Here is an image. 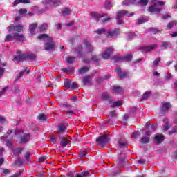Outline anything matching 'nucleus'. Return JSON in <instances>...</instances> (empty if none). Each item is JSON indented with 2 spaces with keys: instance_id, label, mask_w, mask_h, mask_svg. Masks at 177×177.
Wrapping results in <instances>:
<instances>
[{
  "instance_id": "1",
  "label": "nucleus",
  "mask_w": 177,
  "mask_h": 177,
  "mask_svg": "<svg viewBox=\"0 0 177 177\" xmlns=\"http://www.w3.org/2000/svg\"><path fill=\"white\" fill-rule=\"evenodd\" d=\"M17 55L14 56L13 62L15 63H19V62H21V60H31L32 62H34V60H36L37 55L32 53H21V51L17 50Z\"/></svg>"
},
{
  "instance_id": "2",
  "label": "nucleus",
  "mask_w": 177,
  "mask_h": 177,
  "mask_svg": "<svg viewBox=\"0 0 177 177\" xmlns=\"http://www.w3.org/2000/svg\"><path fill=\"white\" fill-rule=\"evenodd\" d=\"M38 39L41 41H44L46 44H44L45 50H48V52H52L55 50V44L52 41V37H49L46 34H41L38 36Z\"/></svg>"
},
{
  "instance_id": "3",
  "label": "nucleus",
  "mask_w": 177,
  "mask_h": 177,
  "mask_svg": "<svg viewBox=\"0 0 177 177\" xmlns=\"http://www.w3.org/2000/svg\"><path fill=\"white\" fill-rule=\"evenodd\" d=\"M165 5V3L162 1L153 2L149 8V11L151 13H160L162 9L161 6Z\"/></svg>"
},
{
  "instance_id": "4",
  "label": "nucleus",
  "mask_w": 177,
  "mask_h": 177,
  "mask_svg": "<svg viewBox=\"0 0 177 177\" xmlns=\"http://www.w3.org/2000/svg\"><path fill=\"white\" fill-rule=\"evenodd\" d=\"M22 133H23L22 130H16L15 132V135H19V136L21 135L19 137L20 143H21V145H26V143H28V142L31 140V135L30 133H24L21 135Z\"/></svg>"
},
{
  "instance_id": "5",
  "label": "nucleus",
  "mask_w": 177,
  "mask_h": 177,
  "mask_svg": "<svg viewBox=\"0 0 177 177\" xmlns=\"http://www.w3.org/2000/svg\"><path fill=\"white\" fill-rule=\"evenodd\" d=\"M135 13L131 12L129 13L127 10H120L117 13L116 15V20L118 21V24H122L124 21L121 19V17H124V16H128V17H132Z\"/></svg>"
},
{
  "instance_id": "6",
  "label": "nucleus",
  "mask_w": 177,
  "mask_h": 177,
  "mask_svg": "<svg viewBox=\"0 0 177 177\" xmlns=\"http://www.w3.org/2000/svg\"><path fill=\"white\" fill-rule=\"evenodd\" d=\"M90 15L91 17H93L94 19H102V17H105L102 19V23H106V21H110V20H111V17H110V16H109L106 13L99 14L97 12H93Z\"/></svg>"
},
{
  "instance_id": "7",
  "label": "nucleus",
  "mask_w": 177,
  "mask_h": 177,
  "mask_svg": "<svg viewBox=\"0 0 177 177\" xmlns=\"http://www.w3.org/2000/svg\"><path fill=\"white\" fill-rule=\"evenodd\" d=\"M132 60V55L127 54L126 56L120 57L114 56L113 57L111 62L113 63H119V62H131Z\"/></svg>"
},
{
  "instance_id": "8",
  "label": "nucleus",
  "mask_w": 177,
  "mask_h": 177,
  "mask_svg": "<svg viewBox=\"0 0 177 177\" xmlns=\"http://www.w3.org/2000/svg\"><path fill=\"white\" fill-rule=\"evenodd\" d=\"M64 86L66 89H77L78 88V85L75 82H73V80H70L68 79H66L64 81Z\"/></svg>"
},
{
  "instance_id": "9",
  "label": "nucleus",
  "mask_w": 177,
  "mask_h": 177,
  "mask_svg": "<svg viewBox=\"0 0 177 177\" xmlns=\"http://www.w3.org/2000/svg\"><path fill=\"white\" fill-rule=\"evenodd\" d=\"M43 5H50L53 8H57L60 5V0H44L42 1Z\"/></svg>"
},
{
  "instance_id": "10",
  "label": "nucleus",
  "mask_w": 177,
  "mask_h": 177,
  "mask_svg": "<svg viewBox=\"0 0 177 177\" xmlns=\"http://www.w3.org/2000/svg\"><path fill=\"white\" fill-rule=\"evenodd\" d=\"M116 73H117L118 77L121 79L128 78V77H131V73H129L128 72L121 71V68L120 66H118L116 68Z\"/></svg>"
},
{
  "instance_id": "11",
  "label": "nucleus",
  "mask_w": 177,
  "mask_h": 177,
  "mask_svg": "<svg viewBox=\"0 0 177 177\" xmlns=\"http://www.w3.org/2000/svg\"><path fill=\"white\" fill-rule=\"evenodd\" d=\"M83 45L84 46V49H86V52L88 53H92L93 52V46H92V44L88 41V39H84L83 40Z\"/></svg>"
},
{
  "instance_id": "12",
  "label": "nucleus",
  "mask_w": 177,
  "mask_h": 177,
  "mask_svg": "<svg viewBox=\"0 0 177 177\" xmlns=\"http://www.w3.org/2000/svg\"><path fill=\"white\" fill-rule=\"evenodd\" d=\"M65 113L67 114L68 117H71L74 114V109L73 106L65 104L63 105Z\"/></svg>"
},
{
  "instance_id": "13",
  "label": "nucleus",
  "mask_w": 177,
  "mask_h": 177,
  "mask_svg": "<svg viewBox=\"0 0 177 177\" xmlns=\"http://www.w3.org/2000/svg\"><path fill=\"white\" fill-rule=\"evenodd\" d=\"M114 52V48L113 47H109L107 48L105 51L102 53V57L105 59L107 60L109 57L111 55V53Z\"/></svg>"
},
{
  "instance_id": "14",
  "label": "nucleus",
  "mask_w": 177,
  "mask_h": 177,
  "mask_svg": "<svg viewBox=\"0 0 177 177\" xmlns=\"http://www.w3.org/2000/svg\"><path fill=\"white\" fill-rule=\"evenodd\" d=\"M8 31L10 32L12 31H17V32H21L23 31V26L21 25H18V26H15V25H10L7 28Z\"/></svg>"
},
{
  "instance_id": "15",
  "label": "nucleus",
  "mask_w": 177,
  "mask_h": 177,
  "mask_svg": "<svg viewBox=\"0 0 177 177\" xmlns=\"http://www.w3.org/2000/svg\"><path fill=\"white\" fill-rule=\"evenodd\" d=\"M97 142L98 145H107L109 143V138L106 135H103L97 138Z\"/></svg>"
},
{
  "instance_id": "16",
  "label": "nucleus",
  "mask_w": 177,
  "mask_h": 177,
  "mask_svg": "<svg viewBox=\"0 0 177 177\" xmlns=\"http://www.w3.org/2000/svg\"><path fill=\"white\" fill-rule=\"evenodd\" d=\"M171 107V103L163 102L161 106V114H164L165 111H168V110H169Z\"/></svg>"
},
{
  "instance_id": "17",
  "label": "nucleus",
  "mask_w": 177,
  "mask_h": 177,
  "mask_svg": "<svg viewBox=\"0 0 177 177\" xmlns=\"http://www.w3.org/2000/svg\"><path fill=\"white\" fill-rule=\"evenodd\" d=\"M157 48V44H152L151 46H145L144 47L140 48V50L142 52H151V50H154Z\"/></svg>"
},
{
  "instance_id": "18",
  "label": "nucleus",
  "mask_w": 177,
  "mask_h": 177,
  "mask_svg": "<svg viewBox=\"0 0 177 177\" xmlns=\"http://www.w3.org/2000/svg\"><path fill=\"white\" fill-rule=\"evenodd\" d=\"M9 139H13V136H10L9 137L3 136L1 137V140H3V142H6V145L8 147H11L12 143L9 140Z\"/></svg>"
},
{
  "instance_id": "19",
  "label": "nucleus",
  "mask_w": 177,
  "mask_h": 177,
  "mask_svg": "<svg viewBox=\"0 0 177 177\" xmlns=\"http://www.w3.org/2000/svg\"><path fill=\"white\" fill-rule=\"evenodd\" d=\"M150 135H151V131H148L145 133V136L142 137L141 142L146 144L149 143V140H150Z\"/></svg>"
},
{
  "instance_id": "20",
  "label": "nucleus",
  "mask_w": 177,
  "mask_h": 177,
  "mask_svg": "<svg viewBox=\"0 0 177 177\" xmlns=\"http://www.w3.org/2000/svg\"><path fill=\"white\" fill-rule=\"evenodd\" d=\"M59 139L61 140V147H62L63 149H64V147H66V146H67V145L70 143V140L66 137L60 136Z\"/></svg>"
},
{
  "instance_id": "21",
  "label": "nucleus",
  "mask_w": 177,
  "mask_h": 177,
  "mask_svg": "<svg viewBox=\"0 0 177 177\" xmlns=\"http://www.w3.org/2000/svg\"><path fill=\"white\" fill-rule=\"evenodd\" d=\"M66 129H67L66 124L62 123L59 125H58L57 128V133H59V134L64 133L66 132Z\"/></svg>"
},
{
  "instance_id": "22",
  "label": "nucleus",
  "mask_w": 177,
  "mask_h": 177,
  "mask_svg": "<svg viewBox=\"0 0 177 177\" xmlns=\"http://www.w3.org/2000/svg\"><path fill=\"white\" fill-rule=\"evenodd\" d=\"M109 104L111 107H121V106H122V102H121V101L111 100H109Z\"/></svg>"
},
{
  "instance_id": "23",
  "label": "nucleus",
  "mask_w": 177,
  "mask_h": 177,
  "mask_svg": "<svg viewBox=\"0 0 177 177\" xmlns=\"http://www.w3.org/2000/svg\"><path fill=\"white\" fill-rule=\"evenodd\" d=\"M75 52L77 53V57H82L84 55V48L82 46H79L75 48Z\"/></svg>"
},
{
  "instance_id": "24",
  "label": "nucleus",
  "mask_w": 177,
  "mask_h": 177,
  "mask_svg": "<svg viewBox=\"0 0 177 177\" xmlns=\"http://www.w3.org/2000/svg\"><path fill=\"white\" fill-rule=\"evenodd\" d=\"M118 146L120 149H125L128 146V142L124 139H120L118 140Z\"/></svg>"
},
{
  "instance_id": "25",
  "label": "nucleus",
  "mask_w": 177,
  "mask_h": 177,
  "mask_svg": "<svg viewBox=\"0 0 177 177\" xmlns=\"http://www.w3.org/2000/svg\"><path fill=\"white\" fill-rule=\"evenodd\" d=\"M118 35V29H114L113 30H110L108 32V37L109 38H115Z\"/></svg>"
},
{
  "instance_id": "26",
  "label": "nucleus",
  "mask_w": 177,
  "mask_h": 177,
  "mask_svg": "<svg viewBox=\"0 0 177 177\" xmlns=\"http://www.w3.org/2000/svg\"><path fill=\"white\" fill-rule=\"evenodd\" d=\"M163 123H164L163 131H168V129H169V127H171V125H169V120H168V118H165L163 120Z\"/></svg>"
},
{
  "instance_id": "27",
  "label": "nucleus",
  "mask_w": 177,
  "mask_h": 177,
  "mask_svg": "<svg viewBox=\"0 0 177 177\" xmlns=\"http://www.w3.org/2000/svg\"><path fill=\"white\" fill-rule=\"evenodd\" d=\"M136 0H124L122 3V5L125 6H131V5H136Z\"/></svg>"
},
{
  "instance_id": "28",
  "label": "nucleus",
  "mask_w": 177,
  "mask_h": 177,
  "mask_svg": "<svg viewBox=\"0 0 177 177\" xmlns=\"http://www.w3.org/2000/svg\"><path fill=\"white\" fill-rule=\"evenodd\" d=\"M37 26L38 25L35 23L32 24L29 26V31L31 35H34V34H35V28H37Z\"/></svg>"
},
{
  "instance_id": "29",
  "label": "nucleus",
  "mask_w": 177,
  "mask_h": 177,
  "mask_svg": "<svg viewBox=\"0 0 177 177\" xmlns=\"http://www.w3.org/2000/svg\"><path fill=\"white\" fill-rule=\"evenodd\" d=\"M37 120H38V121H40V122H45V121H46V120H48V117H46V115H45L44 113H40L37 116Z\"/></svg>"
},
{
  "instance_id": "30",
  "label": "nucleus",
  "mask_w": 177,
  "mask_h": 177,
  "mask_svg": "<svg viewBox=\"0 0 177 177\" xmlns=\"http://www.w3.org/2000/svg\"><path fill=\"white\" fill-rule=\"evenodd\" d=\"M14 39L21 41L23 42L24 41V36L19 33H14Z\"/></svg>"
},
{
  "instance_id": "31",
  "label": "nucleus",
  "mask_w": 177,
  "mask_h": 177,
  "mask_svg": "<svg viewBox=\"0 0 177 177\" xmlns=\"http://www.w3.org/2000/svg\"><path fill=\"white\" fill-rule=\"evenodd\" d=\"M88 176H91V174H89V171H82V173L77 174L75 176V177H88Z\"/></svg>"
},
{
  "instance_id": "32",
  "label": "nucleus",
  "mask_w": 177,
  "mask_h": 177,
  "mask_svg": "<svg viewBox=\"0 0 177 177\" xmlns=\"http://www.w3.org/2000/svg\"><path fill=\"white\" fill-rule=\"evenodd\" d=\"M5 66H6V63L0 62V78L3 75V73H5Z\"/></svg>"
},
{
  "instance_id": "33",
  "label": "nucleus",
  "mask_w": 177,
  "mask_h": 177,
  "mask_svg": "<svg viewBox=\"0 0 177 177\" xmlns=\"http://www.w3.org/2000/svg\"><path fill=\"white\" fill-rule=\"evenodd\" d=\"M151 94V92L149 91H146L142 97H141V102H145V100H147V99H149V97H150V95Z\"/></svg>"
},
{
  "instance_id": "34",
  "label": "nucleus",
  "mask_w": 177,
  "mask_h": 177,
  "mask_svg": "<svg viewBox=\"0 0 177 177\" xmlns=\"http://www.w3.org/2000/svg\"><path fill=\"white\" fill-rule=\"evenodd\" d=\"M113 7V2L110 0H106L104 3V8L107 9V10H110Z\"/></svg>"
},
{
  "instance_id": "35",
  "label": "nucleus",
  "mask_w": 177,
  "mask_h": 177,
  "mask_svg": "<svg viewBox=\"0 0 177 177\" xmlns=\"http://www.w3.org/2000/svg\"><path fill=\"white\" fill-rule=\"evenodd\" d=\"M39 30L40 31V32H42L44 31H46V30H48V24L44 23L42 25H40L39 27Z\"/></svg>"
},
{
  "instance_id": "36",
  "label": "nucleus",
  "mask_w": 177,
  "mask_h": 177,
  "mask_svg": "<svg viewBox=\"0 0 177 177\" xmlns=\"http://www.w3.org/2000/svg\"><path fill=\"white\" fill-rule=\"evenodd\" d=\"M82 82L84 85H89L91 84V77L89 76H84Z\"/></svg>"
},
{
  "instance_id": "37",
  "label": "nucleus",
  "mask_w": 177,
  "mask_h": 177,
  "mask_svg": "<svg viewBox=\"0 0 177 177\" xmlns=\"http://www.w3.org/2000/svg\"><path fill=\"white\" fill-rule=\"evenodd\" d=\"M30 2V0H15L14 1V6H16V5H19V3H28Z\"/></svg>"
},
{
  "instance_id": "38",
  "label": "nucleus",
  "mask_w": 177,
  "mask_h": 177,
  "mask_svg": "<svg viewBox=\"0 0 177 177\" xmlns=\"http://www.w3.org/2000/svg\"><path fill=\"white\" fill-rule=\"evenodd\" d=\"M112 91L115 93H120V92H122V88L120 86H113L112 88Z\"/></svg>"
},
{
  "instance_id": "39",
  "label": "nucleus",
  "mask_w": 177,
  "mask_h": 177,
  "mask_svg": "<svg viewBox=\"0 0 177 177\" xmlns=\"http://www.w3.org/2000/svg\"><path fill=\"white\" fill-rule=\"evenodd\" d=\"M164 139L162 138V135H156L155 136V141L156 143H161Z\"/></svg>"
},
{
  "instance_id": "40",
  "label": "nucleus",
  "mask_w": 177,
  "mask_h": 177,
  "mask_svg": "<svg viewBox=\"0 0 177 177\" xmlns=\"http://www.w3.org/2000/svg\"><path fill=\"white\" fill-rule=\"evenodd\" d=\"M71 14V10L70 8H64L62 10L63 16H68V15Z\"/></svg>"
},
{
  "instance_id": "41",
  "label": "nucleus",
  "mask_w": 177,
  "mask_h": 177,
  "mask_svg": "<svg viewBox=\"0 0 177 177\" xmlns=\"http://www.w3.org/2000/svg\"><path fill=\"white\" fill-rule=\"evenodd\" d=\"M88 70H89V68L88 67H83L80 69H79L78 73L82 75V74H85V73H87Z\"/></svg>"
},
{
  "instance_id": "42",
  "label": "nucleus",
  "mask_w": 177,
  "mask_h": 177,
  "mask_svg": "<svg viewBox=\"0 0 177 177\" xmlns=\"http://www.w3.org/2000/svg\"><path fill=\"white\" fill-rule=\"evenodd\" d=\"M102 100H109L110 102V95L107 93H103L102 95Z\"/></svg>"
},
{
  "instance_id": "43",
  "label": "nucleus",
  "mask_w": 177,
  "mask_h": 177,
  "mask_svg": "<svg viewBox=\"0 0 177 177\" xmlns=\"http://www.w3.org/2000/svg\"><path fill=\"white\" fill-rule=\"evenodd\" d=\"M176 24H177L176 21H172L167 24V28H169V30H171V28L175 27V26H176Z\"/></svg>"
},
{
  "instance_id": "44",
  "label": "nucleus",
  "mask_w": 177,
  "mask_h": 177,
  "mask_svg": "<svg viewBox=\"0 0 177 177\" xmlns=\"http://www.w3.org/2000/svg\"><path fill=\"white\" fill-rule=\"evenodd\" d=\"M13 39H15V33L12 35H8L6 37L5 41H7L9 42L10 41H13Z\"/></svg>"
},
{
  "instance_id": "45",
  "label": "nucleus",
  "mask_w": 177,
  "mask_h": 177,
  "mask_svg": "<svg viewBox=\"0 0 177 177\" xmlns=\"http://www.w3.org/2000/svg\"><path fill=\"white\" fill-rule=\"evenodd\" d=\"M62 71L64 72V73H66V74H72V73H73L74 71V69L73 68H63L62 69Z\"/></svg>"
},
{
  "instance_id": "46",
  "label": "nucleus",
  "mask_w": 177,
  "mask_h": 177,
  "mask_svg": "<svg viewBox=\"0 0 177 177\" xmlns=\"http://www.w3.org/2000/svg\"><path fill=\"white\" fill-rule=\"evenodd\" d=\"M125 156H122L121 158H119V165L118 167H121V165H124V163L125 162Z\"/></svg>"
},
{
  "instance_id": "47",
  "label": "nucleus",
  "mask_w": 177,
  "mask_h": 177,
  "mask_svg": "<svg viewBox=\"0 0 177 177\" xmlns=\"http://www.w3.org/2000/svg\"><path fill=\"white\" fill-rule=\"evenodd\" d=\"M21 151H23V149L21 148H17L13 149V153L15 156H19V154H20V153H21Z\"/></svg>"
},
{
  "instance_id": "48",
  "label": "nucleus",
  "mask_w": 177,
  "mask_h": 177,
  "mask_svg": "<svg viewBox=\"0 0 177 177\" xmlns=\"http://www.w3.org/2000/svg\"><path fill=\"white\" fill-rule=\"evenodd\" d=\"M160 62H161V58L160 57H158V58H156L153 62V67H158Z\"/></svg>"
},
{
  "instance_id": "49",
  "label": "nucleus",
  "mask_w": 177,
  "mask_h": 177,
  "mask_svg": "<svg viewBox=\"0 0 177 177\" xmlns=\"http://www.w3.org/2000/svg\"><path fill=\"white\" fill-rule=\"evenodd\" d=\"M85 157H88V153H86V151H81L79 155V158H85Z\"/></svg>"
},
{
  "instance_id": "50",
  "label": "nucleus",
  "mask_w": 177,
  "mask_h": 177,
  "mask_svg": "<svg viewBox=\"0 0 177 177\" xmlns=\"http://www.w3.org/2000/svg\"><path fill=\"white\" fill-rule=\"evenodd\" d=\"M74 60H75V57H68L66 62L69 64H72V63H74Z\"/></svg>"
},
{
  "instance_id": "51",
  "label": "nucleus",
  "mask_w": 177,
  "mask_h": 177,
  "mask_svg": "<svg viewBox=\"0 0 177 177\" xmlns=\"http://www.w3.org/2000/svg\"><path fill=\"white\" fill-rule=\"evenodd\" d=\"M165 78L166 81H169V80L172 78V75H171L169 72H167L166 73H165Z\"/></svg>"
},
{
  "instance_id": "52",
  "label": "nucleus",
  "mask_w": 177,
  "mask_h": 177,
  "mask_svg": "<svg viewBox=\"0 0 177 177\" xmlns=\"http://www.w3.org/2000/svg\"><path fill=\"white\" fill-rule=\"evenodd\" d=\"M30 153H26L24 158L25 162H26V163L30 162Z\"/></svg>"
},
{
  "instance_id": "53",
  "label": "nucleus",
  "mask_w": 177,
  "mask_h": 177,
  "mask_svg": "<svg viewBox=\"0 0 177 177\" xmlns=\"http://www.w3.org/2000/svg\"><path fill=\"white\" fill-rule=\"evenodd\" d=\"M146 21H147L146 18H140L138 19L137 24H143V23H146Z\"/></svg>"
},
{
  "instance_id": "54",
  "label": "nucleus",
  "mask_w": 177,
  "mask_h": 177,
  "mask_svg": "<svg viewBox=\"0 0 177 177\" xmlns=\"http://www.w3.org/2000/svg\"><path fill=\"white\" fill-rule=\"evenodd\" d=\"M149 3V0H140V4L141 6H146Z\"/></svg>"
},
{
  "instance_id": "55",
  "label": "nucleus",
  "mask_w": 177,
  "mask_h": 177,
  "mask_svg": "<svg viewBox=\"0 0 177 177\" xmlns=\"http://www.w3.org/2000/svg\"><path fill=\"white\" fill-rule=\"evenodd\" d=\"M169 43L167 41H163L162 44L160 46V48H169Z\"/></svg>"
},
{
  "instance_id": "56",
  "label": "nucleus",
  "mask_w": 177,
  "mask_h": 177,
  "mask_svg": "<svg viewBox=\"0 0 177 177\" xmlns=\"http://www.w3.org/2000/svg\"><path fill=\"white\" fill-rule=\"evenodd\" d=\"M96 32H97V34H104V32H106V29H104V28L97 29Z\"/></svg>"
},
{
  "instance_id": "57",
  "label": "nucleus",
  "mask_w": 177,
  "mask_h": 177,
  "mask_svg": "<svg viewBox=\"0 0 177 177\" xmlns=\"http://www.w3.org/2000/svg\"><path fill=\"white\" fill-rule=\"evenodd\" d=\"M23 164H24L23 160H21V158H18L16 161V165H23Z\"/></svg>"
},
{
  "instance_id": "58",
  "label": "nucleus",
  "mask_w": 177,
  "mask_h": 177,
  "mask_svg": "<svg viewBox=\"0 0 177 177\" xmlns=\"http://www.w3.org/2000/svg\"><path fill=\"white\" fill-rule=\"evenodd\" d=\"M177 132V126H175L174 127H173L172 131H169V135H174V133H176Z\"/></svg>"
},
{
  "instance_id": "59",
  "label": "nucleus",
  "mask_w": 177,
  "mask_h": 177,
  "mask_svg": "<svg viewBox=\"0 0 177 177\" xmlns=\"http://www.w3.org/2000/svg\"><path fill=\"white\" fill-rule=\"evenodd\" d=\"M138 136H140V131H135L133 133V138H138Z\"/></svg>"
},
{
  "instance_id": "60",
  "label": "nucleus",
  "mask_w": 177,
  "mask_h": 177,
  "mask_svg": "<svg viewBox=\"0 0 177 177\" xmlns=\"http://www.w3.org/2000/svg\"><path fill=\"white\" fill-rule=\"evenodd\" d=\"M128 37L129 39H132V38H135L136 37V34L135 33H129Z\"/></svg>"
},
{
  "instance_id": "61",
  "label": "nucleus",
  "mask_w": 177,
  "mask_h": 177,
  "mask_svg": "<svg viewBox=\"0 0 177 177\" xmlns=\"http://www.w3.org/2000/svg\"><path fill=\"white\" fill-rule=\"evenodd\" d=\"M24 73H26V70L22 72H20L19 75L17 77V80H20V78H21V77L24 75Z\"/></svg>"
},
{
  "instance_id": "62",
  "label": "nucleus",
  "mask_w": 177,
  "mask_h": 177,
  "mask_svg": "<svg viewBox=\"0 0 177 177\" xmlns=\"http://www.w3.org/2000/svg\"><path fill=\"white\" fill-rule=\"evenodd\" d=\"M91 59L93 60V62H95V63L99 62V58L96 56L92 57Z\"/></svg>"
},
{
  "instance_id": "63",
  "label": "nucleus",
  "mask_w": 177,
  "mask_h": 177,
  "mask_svg": "<svg viewBox=\"0 0 177 177\" xmlns=\"http://www.w3.org/2000/svg\"><path fill=\"white\" fill-rule=\"evenodd\" d=\"M19 13L21 15H26L27 13V10H26V9H21V10H19Z\"/></svg>"
},
{
  "instance_id": "64",
  "label": "nucleus",
  "mask_w": 177,
  "mask_h": 177,
  "mask_svg": "<svg viewBox=\"0 0 177 177\" xmlns=\"http://www.w3.org/2000/svg\"><path fill=\"white\" fill-rule=\"evenodd\" d=\"M151 131H157V124H152L151 126Z\"/></svg>"
}]
</instances>
